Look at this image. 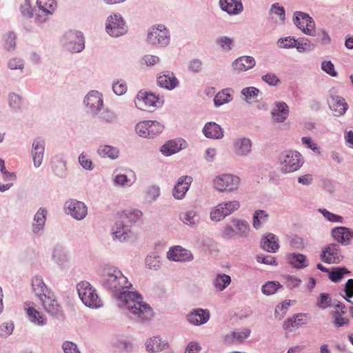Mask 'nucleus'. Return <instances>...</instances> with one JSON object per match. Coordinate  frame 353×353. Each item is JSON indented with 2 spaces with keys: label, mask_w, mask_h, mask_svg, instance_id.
<instances>
[{
  "label": "nucleus",
  "mask_w": 353,
  "mask_h": 353,
  "mask_svg": "<svg viewBox=\"0 0 353 353\" xmlns=\"http://www.w3.org/2000/svg\"><path fill=\"white\" fill-rule=\"evenodd\" d=\"M259 92V90L254 87H249L242 90L241 93L248 100H251L256 97Z\"/></svg>",
  "instance_id": "nucleus-58"
},
{
  "label": "nucleus",
  "mask_w": 353,
  "mask_h": 353,
  "mask_svg": "<svg viewBox=\"0 0 353 353\" xmlns=\"http://www.w3.org/2000/svg\"><path fill=\"white\" fill-rule=\"evenodd\" d=\"M79 161L81 165L86 169V170H92V162L90 160L87 155L82 153L79 157Z\"/></svg>",
  "instance_id": "nucleus-63"
},
{
  "label": "nucleus",
  "mask_w": 353,
  "mask_h": 353,
  "mask_svg": "<svg viewBox=\"0 0 353 353\" xmlns=\"http://www.w3.org/2000/svg\"><path fill=\"white\" fill-rule=\"evenodd\" d=\"M37 4L42 13L51 14L57 7L56 0H37Z\"/></svg>",
  "instance_id": "nucleus-36"
},
{
  "label": "nucleus",
  "mask_w": 353,
  "mask_h": 353,
  "mask_svg": "<svg viewBox=\"0 0 353 353\" xmlns=\"http://www.w3.org/2000/svg\"><path fill=\"white\" fill-rule=\"evenodd\" d=\"M250 334V330L245 329L243 332H234L231 334H228L225 337V342L228 344H232L236 342L241 343L247 339Z\"/></svg>",
  "instance_id": "nucleus-32"
},
{
  "label": "nucleus",
  "mask_w": 353,
  "mask_h": 353,
  "mask_svg": "<svg viewBox=\"0 0 353 353\" xmlns=\"http://www.w3.org/2000/svg\"><path fill=\"white\" fill-rule=\"evenodd\" d=\"M306 314L299 313L295 314L292 318L287 319L283 325V329L286 331L292 332L305 323L303 319L306 317Z\"/></svg>",
  "instance_id": "nucleus-23"
},
{
  "label": "nucleus",
  "mask_w": 353,
  "mask_h": 353,
  "mask_svg": "<svg viewBox=\"0 0 353 353\" xmlns=\"http://www.w3.org/2000/svg\"><path fill=\"white\" fill-rule=\"evenodd\" d=\"M63 349L65 353H81L77 345L70 341H66L63 344Z\"/></svg>",
  "instance_id": "nucleus-61"
},
{
  "label": "nucleus",
  "mask_w": 353,
  "mask_h": 353,
  "mask_svg": "<svg viewBox=\"0 0 353 353\" xmlns=\"http://www.w3.org/2000/svg\"><path fill=\"white\" fill-rule=\"evenodd\" d=\"M296 26L307 35H314L315 32V23L312 19L303 12H297L295 16Z\"/></svg>",
  "instance_id": "nucleus-11"
},
{
  "label": "nucleus",
  "mask_w": 353,
  "mask_h": 353,
  "mask_svg": "<svg viewBox=\"0 0 353 353\" xmlns=\"http://www.w3.org/2000/svg\"><path fill=\"white\" fill-rule=\"evenodd\" d=\"M14 325L10 323H4L0 326V334L3 336H9L13 331Z\"/></svg>",
  "instance_id": "nucleus-62"
},
{
  "label": "nucleus",
  "mask_w": 353,
  "mask_h": 353,
  "mask_svg": "<svg viewBox=\"0 0 353 353\" xmlns=\"http://www.w3.org/2000/svg\"><path fill=\"white\" fill-rule=\"evenodd\" d=\"M350 273V272L345 268H338L330 272V279L333 282L337 283L343 278L344 274Z\"/></svg>",
  "instance_id": "nucleus-47"
},
{
  "label": "nucleus",
  "mask_w": 353,
  "mask_h": 353,
  "mask_svg": "<svg viewBox=\"0 0 353 353\" xmlns=\"http://www.w3.org/2000/svg\"><path fill=\"white\" fill-rule=\"evenodd\" d=\"M224 211L225 210L222 203L218 204L210 212L211 220L214 221H220L223 219L225 216H227Z\"/></svg>",
  "instance_id": "nucleus-43"
},
{
  "label": "nucleus",
  "mask_w": 353,
  "mask_h": 353,
  "mask_svg": "<svg viewBox=\"0 0 353 353\" xmlns=\"http://www.w3.org/2000/svg\"><path fill=\"white\" fill-rule=\"evenodd\" d=\"M44 153V143L40 138L34 140L32 143V155L35 167H39L42 163Z\"/></svg>",
  "instance_id": "nucleus-21"
},
{
  "label": "nucleus",
  "mask_w": 353,
  "mask_h": 353,
  "mask_svg": "<svg viewBox=\"0 0 353 353\" xmlns=\"http://www.w3.org/2000/svg\"><path fill=\"white\" fill-rule=\"evenodd\" d=\"M104 285L112 290L133 315L132 318L139 321L150 320L153 316L152 310L149 305L143 302L142 298L136 292L128 289L132 286L120 270H114L105 276Z\"/></svg>",
  "instance_id": "nucleus-1"
},
{
  "label": "nucleus",
  "mask_w": 353,
  "mask_h": 353,
  "mask_svg": "<svg viewBox=\"0 0 353 353\" xmlns=\"http://www.w3.org/2000/svg\"><path fill=\"white\" fill-rule=\"evenodd\" d=\"M163 103V101L158 96L145 91L139 92L135 100V104L138 108L150 111H153L155 108L161 106Z\"/></svg>",
  "instance_id": "nucleus-5"
},
{
  "label": "nucleus",
  "mask_w": 353,
  "mask_h": 353,
  "mask_svg": "<svg viewBox=\"0 0 353 353\" xmlns=\"http://www.w3.org/2000/svg\"><path fill=\"white\" fill-rule=\"evenodd\" d=\"M216 43L222 50L229 51L232 49L233 40L228 37H221L216 39Z\"/></svg>",
  "instance_id": "nucleus-48"
},
{
  "label": "nucleus",
  "mask_w": 353,
  "mask_h": 353,
  "mask_svg": "<svg viewBox=\"0 0 353 353\" xmlns=\"http://www.w3.org/2000/svg\"><path fill=\"white\" fill-rule=\"evenodd\" d=\"M203 131L206 137L211 139H221L223 136V132L221 127L214 122H210L205 124Z\"/></svg>",
  "instance_id": "nucleus-28"
},
{
  "label": "nucleus",
  "mask_w": 353,
  "mask_h": 353,
  "mask_svg": "<svg viewBox=\"0 0 353 353\" xmlns=\"http://www.w3.org/2000/svg\"><path fill=\"white\" fill-rule=\"evenodd\" d=\"M145 263L150 269H157L159 267V258L155 256H148L145 259Z\"/></svg>",
  "instance_id": "nucleus-64"
},
{
  "label": "nucleus",
  "mask_w": 353,
  "mask_h": 353,
  "mask_svg": "<svg viewBox=\"0 0 353 353\" xmlns=\"http://www.w3.org/2000/svg\"><path fill=\"white\" fill-rule=\"evenodd\" d=\"M252 143L249 139H237L234 144V152L239 156H244L251 152Z\"/></svg>",
  "instance_id": "nucleus-26"
},
{
  "label": "nucleus",
  "mask_w": 353,
  "mask_h": 353,
  "mask_svg": "<svg viewBox=\"0 0 353 353\" xmlns=\"http://www.w3.org/2000/svg\"><path fill=\"white\" fill-rule=\"evenodd\" d=\"M321 68L323 71L332 77H336L337 75V72L334 70L333 63L330 61H323L321 64Z\"/></svg>",
  "instance_id": "nucleus-60"
},
{
  "label": "nucleus",
  "mask_w": 353,
  "mask_h": 353,
  "mask_svg": "<svg viewBox=\"0 0 353 353\" xmlns=\"http://www.w3.org/2000/svg\"><path fill=\"white\" fill-rule=\"evenodd\" d=\"M221 8L229 14H237L243 10L241 0H220Z\"/></svg>",
  "instance_id": "nucleus-22"
},
{
  "label": "nucleus",
  "mask_w": 353,
  "mask_h": 353,
  "mask_svg": "<svg viewBox=\"0 0 353 353\" xmlns=\"http://www.w3.org/2000/svg\"><path fill=\"white\" fill-rule=\"evenodd\" d=\"M329 105L336 116L344 114L348 108L345 99L339 96H332L329 100Z\"/></svg>",
  "instance_id": "nucleus-18"
},
{
  "label": "nucleus",
  "mask_w": 353,
  "mask_h": 353,
  "mask_svg": "<svg viewBox=\"0 0 353 353\" xmlns=\"http://www.w3.org/2000/svg\"><path fill=\"white\" fill-rule=\"evenodd\" d=\"M321 259L326 263H338L342 259L339 245L336 243L328 245L323 250Z\"/></svg>",
  "instance_id": "nucleus-13"
},
{
  "label": "nucleus",
  "mask_w": 353,
  "mask_h": 353,
  "mask_svg": "<svg viewBox=\"0 0 353 353\" xmlns=\"http://www.w3.org/2000/svg\"><path fill=\"white\" fill-rule=\"evenodd\" d=\"M222 204L227 216L237 210L240 207V203L237 201L223 202Z\"/></svg>",
  "instance_id": "nucleus-53"
},
{
  "label": "nucleus",
  "mask_w": 353,
  "mask_h": 353,
  "mask_svg": "<svg viewBox=\"0 0 353 353\" xmlns=\"http://www.w3.org/2000/svg\"><path fill=\"white\" fill-rule=\"evenodd\" d=\"M142 212L136 209L125 210L117 216L116 228L113 232L115 239L120 241L130 240L132 237L130 230L124 228V224L135 223L142 216Z\"/></svg>",
  "instance_id": "nucleus-2"
},
{
  "label": "nucleus",
  "mask_w": 353,
  "mask_h": 353,
  "mask_svg": "<svg viewBox=\"0 0 353 353\" xmlns=\"http://www.w3.org/2000/svg\"><path fill=\"white\" fill-rule=\"evenodd\" d=\"M147 39L151 44L165 46L170 40L169 31L163 25L153 26L148 32Z\"/></svg>",
  "instance_id": "nucleus-7"
},
{
  "label": "nucleus",
  "mask_w": 353,
  "mask_h": 353,
  "mask_svg": "<svg viewBox=\"0 0 353 353\" xmlns=\"http://www.w3.org/2000/svg\"><path fill=\"white\" fill-rule=\"evenodd\" d=\"M233 225L237 230L236 233L240 236H246L250 230L249 224L244 221L241 220H234Z\"/></svg>",
  "instance_id": "nucleus-45"
},
{
  "label": "nucleus",
  "mask_w": 353,
  "mask_h": 353,
  "mask_svg": "<svg viewBox=\"0 0 353 353\" xmlns=\"http://www.w3.org/2000/svg\"><path fill=\"white\" fill-rule=\"evenodd\" d=\"M32 288L35 294L40 297L42 295L50 292L47 285L39 276H35L32 281Z\"/></svg>",
  "instance_id": "nucleus-31"
},
{
  "label": "nucleus",
  "mask_w": 353,
  "mask_h": 353,
  "mask_svg": "<svg viewBox=\"0 0 353 353\" xmlns=\"http://www.w3.org/2000/svg\"><path fill=\"white\" fill-rule=\"evenodd\" d=\"M209 311L202 309L195 310L187 316L188 321L194 325H199L205 323L209 320Z\"/></svg>",
  "instance_id": "nucleus-20"
},
{
  "label": "nucleus",
  "mask_w": 353,
  "mask_h": 353,
  "mask_svg": "<svg viewBox=\"0 0 353 353\" xmlns=\"http://www.w3.org/2000/svg\"><path fill=\"white\" fill-rule=\"evenodd\" d=\"M167 257L170 260L175 261H186L192 259V254L190 251L181 246H175L170 249L167 253Z\"/></svg>",
  "instance_id": "nucleus-16"
},
{
  "label": "nucleus",
  "mask_w": 353,
  "mask_h": 353,
  "mask_svg": "<svg viewBox=\"0 0 353 353\" xmlns=\"http://www.w3.org/2000/svg\"><path fill=\"white\" fill-rule=\"evenodd\" d=\"M183 140H170L161 148V152L165 156H170L180 151L183 148Z\"/></svg>",
  "instance_id": "nucleus-24"
},
{
  "label": "nucleus",
  "mask_w": 353,
  "mask_h": 353,
  "mask_svg": "<svg viewBox=\"0 0 353 353\" xmlns=\"http://www.w3.org/2000/svg\"><path fill=\"white\" fill-rule=\"evenodd\" d=\"M84 103L90 108L92 112H96L102 108V96L99 92L92 90L86 95Z\"/></svg>",
  "instance_id": "nucleus-17"
},
{
  "label": "nucleus",
  "mask_w": 353,
  "mask_h": 353,
  "mask_svg": "<svg viewBox=\"0 0 353 353\" xmlns=\"http://www.w3.org/2000/svg\"><path fill=\"white\" fill-rule=\"evenodd\" d=\"M26 311L31 321L37 323L39 325L46 324V319L36 309L32 307H28Z\"/></svg>",
  "instance_id": "nucleus-38"
},
{
  "label": "nucleus",
  "mask_w": 353,
  "mask_h": 353,
  "mask_svg": "<svg viewBox=\"0 0 353 353\" xmlns=\"http://www.w3.org/2000/svg\"><path fill=\"white\" fill-rule=\"evenodd\" d=\"M8 103L13 109L19 108L21 105V97L18 94L10 93L8 95Z\"/></svg>",
  "instance_id": "nucleus-57"
},
{
  "label": "nucleus",
  "mask_w": 353,
  "mask_h": 353,
  "mask_svg": "<svg viewBox=\"0 0 353 353\" xmlns=\"http://www.w3.org/2000/svg\"><path fill=\"white\" fill-rule=\"evenodd\" d=\"M46 211L42 208H40L36 213L32 225V230L34 233H37L43 229L46 222Z\"/></svg>",
  "instance_id": "nucleus-37"
},
{
  "label": "nucleus",
  "mask_w": 353,
  "mask_h": 353,
  "mask_svg": "<svg viewBox=\"0 0 353 353\" xmlns=\"http://www.w3.org/2000/svg\"><path fill=\"white\" fill-rule=\"evenodd\" d=\"M46 311L54 316L61 314V306L54 299L52 291L39 297Z\"/></svg>",
  "instance_id": "nucleus-12"
},
{
  "label": "nucleus",
  "mask_w": 353,
  "mask_h": 353,
  "mask_svg": "<svg viewBox=\"0 0 353 353\" xmlns=\"http://www.w3.org/2000/svg\"><path fill=\"white\" fill-rule=\"evenodd\" d=\"M240 184L239 176L231 174L216 176L213 180L215 190L220 192H231L238 190Z\"/></svg>",
  "instance_id": "nucleus-4"
},
{
  "label": "nucleus",
  "mask_w": 353,
  "mask_h": 353,
  "mask_svg": "<svg viewBox=\"0 0 353 353\" xmlns=\"http://www.w3.org/2000/svg\"><path fill=\"white\" fill-rule=\"evenodd\" d=\"M317 307L325 310L331 305V299L328 294L322 293L320 294L319 299L316 303Z\"/></svg>",
  "instance_id": "nucleus-52"
},
{
  "label": "nucleus",
  "mask_w": 353,
  "mask_h": 353,
  "mask_svg": "<svg viewBox=\"0 0 353 353\" xmlns=\"http://www.w3.org/2000/svg\"><path fill=\"white\" fill-rule=\"evenodd\" d=\"M339 311H335L333 314L334 325L336 327L346 325L349 323V319L346 317H343Z\"/></svg>",
  "instance_id": "nucleus-50"
},
{
  "label": "nucleus",
  "mask_w": 353,
  "mask_h": 353,
  "mask_svg": "<svg viewBox=\"0 0 353 353\" xmlns=\"http://www.w3.org/2000/svg\"><path fill=\"white\" fill-rule=\"evenodd\" d=\"M65 38L70 40L68 48L72 52H79L84 48L82 34L79 32H70L65 34Z\"/></svg>",
  "instance_id": "nucleus-15"
},
{
  "label": "nucleus",
  "mask_w": 353,
  "mask_h": 353,
  "mask_svg": "<svg viewBox=\"0 0 353 353\" xmlns=\"http://www.w3.org/2000/svg\"><path fill=\"white\" fill-rule=\"evenodd\" d=\"M66 212L77 220L83 219L88 213L87 206L81 201L70 199L65 204Z\"/></svg>",
  "instance_id": "nucleus-10"
},
{
  "label": "nucleus",
  "mask_w": 353,
  "mask_h": 353,
  "mask_svg": "<svg viewBox=\"0 0 353 353\" xmlns=\"http://www.w3.org/2000/svg\"><path fill=\"white\" fill-rule=\"evenodd\" d=\"M255 65V60L250 56H243L236 59L233 63L234 70L246 71Z\"/></svg>",
  "instance_id": "nucleus-25"
},
{
  "label": "nucleus",
  "mask_w": 353,
  "mask_h": 353,
  "mask_svg": "<svg viewBox=\"0 0 353 353\" xmlns=\"http://www.w3.org/2000/svg\"><path fill=\"white\" fill-rule=\"evenodd\" d=\"M232 91L230 89H223L219 92L214 98V102L216 107L229 103L232 100Z\"/></svg>",
  "instance_id": "nucleus-33"
},
{
  "label": "nucleus",
  "mask_w": 353,
  "mask_h": 353,
  "mask_svg": "<svg viewBox=\"0 0 353 353\" xmlns=\"http://www.w3.org/2000/svg\"><path fill=\"white\" fill-rule=\"evenodd\" d=\"M302 165L301 154L298 152H288L281 159V170L290 173L299 170Z\"/></svg>",
  "instance_id": "nucleus-8"
},
{
  "label": "nucleus",
  "mask_w": 353,
  "mask_h": 353,
  "mask_svg": "<svg viewBox=\"0 0 353 353\" xmlns=\"http://www.w3.org/2000/svg\"><path fill=\"white\" fill-rule=\"evenodd\" d=\"M79 296L85 305L91 308H99L102 301L96 290L87 281H81L77 286Z\"/></svg>",
  "instance_id": "nucleus-3"
},
{
  "label": "nucleus",
  "mask_w": 353,
  "mask_h": 353,
  "mask_svg": "<svg viewBox=\"0 0 353 353\" xmlns=\"http://www.w3.org/2000/svg\"><path fill=\"white\" fill-rule=\"evenodd\" d=\"M137 134L142 137H154L161 133L164 125L157 121H143L135 127Z\"/></svg>",
  "instance_id": "nucleus-6"
},
{
  "label": "nucleus",
  "mask_w": 353,
  "mask_h": 353,
  "mask_svg": "<svg viewBox=\"0 0 353 353\" xmlns=\"http://www.w3.org/2000/svg\"><path fill=\"white\" fill-rule=\"evenodd\" d=\"M157 84L161 88L172 90L176 87L178 80L172 73H168L159 76L157 78Z\"/></svg>",
  "instance_id": "nucleus-27"
},
{
  "label": "nucleus",
  "mask_w": 353,
  "mask_h": 353,
  "mask_svg": "<svg viewBox=\"0 0 353 353\" xmlns=\"http://www.w3.org/2000/svg\"><path fill=\"white\" fill-rule=\"evenodd\" d=\"M295 48L299 52H305L312 50L314 48V46L307 39H303L301 41H297V45L295 46Z\"/></svg>",
  "instance_id": "nucleus-49"
},
{
  "label": "nucleus",
  "mask_w": 353,
  "mask_h": 353,
  "mask_svg": "<svg viewBox=\"0 0 353 353\" xmlns=\"http://www.w3.org/2000/svg\"><path fill=\"white\" fill-rule=\"evenodd\" d=\"M333 239L342 245H349L353 239V231L346 227H336L332 230Z\"/></svg>",
  "instance_id": "nucleus-14"
},
{
  "label": "nucleus",
  "mask_w": 353,
  "mask_h": 353,
  "mask_svg": "<svg viewBox=\"0 0 353 353\" xmlns=\"http://www.w3.org/2000/svg\"><path fill=\"white\" fill-rule=\"evenodd\" d=\"M16 46V35L13 32H8L5 36L4 48L8 51L14 48Z\"/></svg>",
  "instance_id": "nucleus-54"
},
{
  "label": "nucleus",
  "mask_w": 353,
  "mask_h": 353,
  "mask_svg": "<svg viewBox=\"0 0 353 353\" xmlns=\"http://www.w3.org/2000/svg\"><path fill=\"white\" fill-rule=\"evenodd\" d=\"M105 28L107 32L112 37H119L127 31L123 18L120 14H117L108 18Z\"/></svg>",
  "instance_id": "nucleus-9"
},
{
  "label": "nucleus",
  "mask_w": 353,
  "mask_h": 353,
  "mask_svg": "<svg viewBox=\"0 0 353 353\" xmlns=\"http://www.w3.org/2000/svg\"><path fill=\"white\" fill-rule=\"evenodd\" d=\"M137 180L134 171L128 170L126 174H118L115 176L114 183L118 185L130 186Z\"/></svg>",
  "instance_id": "nucleus-30"
},
{
  "label": "nucleus",
  "mask_w": 353,
  "mask_h": 353,
  "mask_svg": "<svg viewBox=\"0 0 353 353\" xmlns=\"http://www.w3.org/2000/svg\"><path fill=\"white\" fill-rule=\"evenodd\" d=\"M98 153L102 157H109L114 159L119 156V151L117 148L110 145H102L98 149Z\"/></svg>",
  "instance_id": "nucleus-40"
},
{
  "label": "nucleus",
  "mask_w": 353,
  "mask_h": 353,
  "mask_svg": "<svg viewBox=\"0 0 353 353\" xmlns=\"http://www.w3.org/2000/svg\"><path fill=\"white\" fill-rule=\"evenodd\" d=\"M181 220L188 225H194L198 221V216L194 211L184 212L180 216Z\"/></svg>",
  "instance_id": "nucleus-44"
},
{
  "label": "nucleus",
  "mask_w": 353,
  "mask_h": 353,
  "mask_svg": "<svg viewBox=\"0 0 353 353\" xmlns=\"http://www.w3.org/2000/svg\"><path fill=\"white\" fill-rule=\"evenodd\" d=\"M268 220V214L263 210H256L253 217V227L260 228Z\"/></svg>",
  "instance_id": "nucleus-41"
},
{
  "label": "nucleus",
  "mask_w": 353,
  "mask_h": 353,
  "mask_svg": "<svg viewBox=\"0 0 353 353\" xmlns=\"http://www.w3.org/2000/svg\"><path fill=\"white\" fill-rule=\"evenodd\" d=\"M166 345L167 344L163 342L161 339L157 336H154L150 339L145 343L146 350L151 352L161 351L163 350Z\"/></svg>",
  "instance_id": "nucleus-35"
},
{
  "label": "nucleus",
  "mask_w": 353,
  "mask_h": 353,
  "mask_svg": "<svg viewBox=\"0 0 353 353\" xmlns=\"http://www.w3.org/2000/svg\"><path fill=\"white\" fill-rule=\"evenodd\" d=\"M319 212L323 214V216L327 219L329 221L331 222H339L341 223L343 221V217L333 214L325 209H319Z\"/></svg>",
  "instance_id": "nucleus-55"
},
{
  "label": "nucleus",
  "mask_w": 353,
  "mask_h": 353,
  "mask_svg": "<svg viewBox=\"0 0 353 353\" xmlns=\"http://www.w3.org/2000/svg\"><path fill=\"white\" fill-rule=\"evenodd\" d=\"M290 263L296 268H303L307 266L306 256L301 254H293L289 256Z\"/></svg>",
  "instance_id": "nucleus-39"
},
{
  "label": "nucleus",
  "mask_w": 353,
  "mask_h": 353,
  "mask_svg": "<svg viewBox=\"0 0 353 353\" xmlns=\"http://www.w3.org/2000/svg\"><path fill=\"white\" fill-rule=\"evenodd\" d=\"M127 85L125 82L117 81L113 83L112 90L117 95H122L127 91Z\"/></svg>",
  "instance_id": "nucleus-56"
},
{
  "label": "nucleus",
  "mask_w": 353,
  "mask_h": 353,
  "mask_svg": "<svg viewBox=\"0 0 353 353\" xmlns=\"http://www.w3.org/2000/svg\"><path fill=\"white\" fill-rule=\"evenodd\" d=\"M278 46L283 48H294L297 45V40L291 37L280 39L278 41Z\"/></svg>",
  "instance_id": "nucleus-51"
},
{
  "label": "nucleus",
  "mask_w": 353,
  "mask_h": 353,
  "mask_svg": "<svg viewBox=\"0 0 353 353\" xmlns=\"http://www.w3.org/2000/svg\"><path fill=\"white\" fill-rule=\"evenodd\" d=\"M0 169L1 173L3 174V179L8 181H14L16 175L13 172H9L6 170L5 162L3 159H0Z\"/></svg>",
  "instance_id": "nucleus-59"
},
{
  "label": "nucleus",
  "mask_w": 353,
  "mask_h": 353,
  "mask_svg": "<svg viewBox=\"0 0 353 353\" xmlns=\"http://www.w3.org/2000/svg\"><path fill=\"white\" fill-rule=\"evenodd\" d=\"M289 109L284 102L279 103L276 108L272 110V116L274 121L283 122L288 116Z\"/></svg>",
  "instance_id": "nucleus-29"
},
{
  "label": "nucleus",
  "mask_w": 353,
  "mask_h": 353,
  "mask_svg": "<svg viewBox=\"0 0 353 353\" xmlns=\"http://www.w3.org/2000/svg\"><path fill=\"white\" fill-rule=\"evenodd\" d=\"M279 288H281V285L279 284V283L268 281L262 286L261 290L263 294L266 295H271L274 294Z\"/></svg>",
  "instance_id": "nucleus-46"
},
{
  "label": "nucleus",
  "mask_w": 353,
  "mask_h": 353,
  "mask_svg": "<svg viewBox=\"0 0 353 353\" xmlns=\"http://www.w3.org/2000/svg\"><path fill=\"white\" fill-rule=\"evenodd\" d=\"M261 246L269 252H275L279 247L277 239L272 234H269L264 238Z\"/></svg>",
  "instance_id": "nucleus-34"
},
{
  "label": "nucleus",
  "mask_w": 353,
  "mask_h": 353,
  "mask_svg": "<svg viewBox=\"0 0 353 353\" xmlns=\"http://www.w3.org/2000/svg\"><path fill=\"white\" fill-rule=\"evenodd\" d=\"M192 178L188 176H183L179 178L173 190V196L177 199H181L188 190Z\"/></svg>",
  "instance_id": "nucleus-19"
},
{
  "label": "nucleus",
  "mask_w": 353,
  "mask_h": 353,
  "mask_svg": "<svg viewBox=\"0 0 353 353\" xmlns=\"http://www.w3.org/2000/svg\"><path fill=\"white\" fill-rule=\"evenodd\" d=\"M231 282V278L229 275L223 274H218L214 281V287L219 291L223 290Z\"/></svg>",
  "instance_id": "nucleus-42"
}]
</instances>
